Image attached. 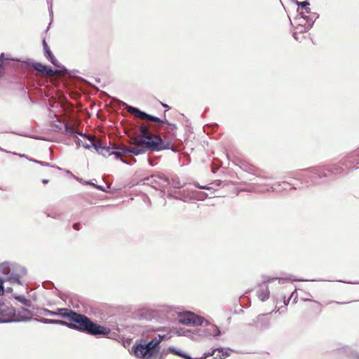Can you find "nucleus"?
<instances>
[{
	"label": "nucleus",
	"instance_id": "obj_1",
	"mask_svg": "<svg viewBox=\"0 0 359 359\" xmlns=\"http://www.w3.org/2000/svg\"><path fill=\"white\" fill-rule=\"evenodd\" d=\"M131 144L137 146V150H141V154H145L147 151H160L164 149H171L175 152L176 149L171 146L170 141H165L160 135H154L149 140H139L137 137L133 139Z\"/></svg>",
	"mask_w": 359,
	"mask_h": 359
},
{
	"label": "nucleus",
	"instance_id": "obj_2",
	"mask_svg": "<svg viewBox=\"0 0 359 359\" xmlns=\"http://www.w3.org/2000/svg\"><path fill=\"white\" fill-rule=\"evenodd\" d=\"M318 17L319 15L317 13L305 15L304 11H301V13H298L294 18L293 22L291 21L295 30L293 33L294 38L297 39V33H304L310 29Z\"/></svg>",
	"mask_w": 359,
	"mask_h": 359
},
{
	"label": "nucleus",
	"instance_id": "obj_3",
	"mask_svg": "<svg viewBox=\"0 0 359 359\" xmlns=\"http://www.w3.org/2000/svg\"><path fill=\"white\" fill-rule=\"evenodd\" d=\"M1 272L4 275H8V278L5 280L8 281L11 284H18L21 285V278L25 276L27 273V269L17 264H1Z\"/></svg>",
	"mask_w": 359,
	"mask_h": 359
},
{
	"label": "nucleus",
	"instance_id": "obj_4",
	"mask_svg": "<svg viewBox=\"0 0 359 359\" xmlns=\"http://www.w3.org/2000/svg\"><path fill=\"white\" fill-rule=\"evenodd\" d=\"M67 319L69 321V329L87 334L91 323V319L87 316L77 313L70 309Z\"/></svg>",
	"mask_w": 359,
	"mask_h": 359
},
{
	"label": "nucleus",
	"instance_id": "obj_5",
	"mask_svg": "<svg viewBox=\"0 0 359 359\" xmlns=\"http://www.w3.org/2000/svg\"><path fill=\"white\" fill-rule=\"evenodd\" d=\"M123 106L125 107V109L129 113L133 114L135 116H136L137 117H138L142 120L151 121L158 126H163L165 123H168V120L165 118L163 120L161 119L157 116L149 114L146 113L145 111L140 110L139 108L128 105V104H126L125 102H123Z\"/></svg>",
	"mask_w": 359,
	"mask_h": 359
},
{
	"label": "nucleus",
	"instance_id": "obj_6",
	"mask_svg": "<svg viewBox=\"0 0 359 359\" xmlns=\"http://www.w3.org/2000/svg\"><path fill=\"white\" fill-rule=\"evenodd\" d=\"M131 351L136 358L141 359H148L157 354L153 348L149 346L146 342L138 340L132 346Z\"/></svg>",
	"mask_w": 359,
	"mask_h": 359
},
{
	"label": "nucleus",
	"instance_id": "obj_7",
	"mask_svg": "<svg viewBox=\"0 0 359 359\" xmlns=\"http://www.w3.org/2000/svg\"><path fill=\"white\" fill-rule=\"evenodd\" d=\"M11 60L13 61H17V62H20L21 67L22 69H25L27 67H32L36 72L41 73L44 75H48V76L53 75V74H55V72H57V70H53V69L49 65H43V64H42L41 62H34L33 60H29V59H28L25 61H21L20 60H18L17 58H12Z\"/></svg>",
	"mask_w": 359,
	"mask_h": 359
},
{
	"label": "nucleus",
	"instance_id": "obj_8",
	"mask_svg": "<svg viewBox=\"0 0 359 359\" xmlns=\"http://www.w3.org/2000/svg\"><path fill=\"white\" fill-rule=\"evenodd\" d=\"M199 332L201 336H204L209 339H217L224 333V331H222L218 326L211 323L210 321H205V327L201 328Z\"/></svg>",
	"mask_w": 359,
	"mask_h": 359
},
{
	"label": "nucleus",
	"instance_id": "obj_9",
	"mask_svg": "<svg viewBox=\"0 0 359 359\" xmlns=\"http://www.w3.org/2000/svg\"><path fill=\"white\" fill-rule=\"evenodd\" d=\"M142 151L137 150V146L133 147H127L126 146L121 145L119 147L116 146L114 149L109 153V156L114 155L116 159H119L126 154H132L134 156L141 155Z\"/></svg>",
	"mask_w": 359,
	"mask_h": 359
},
{
	"label": "nucleus",
	"instance_id": "obj_10",
	"mask_svg": "<svg viewBox=\"0 0 359 359\" xmlns=\"http://www.w3.org/2000/svg\"><path fill=\"white\" fill-rule=\"evenodd\" d=\"M15 309L12 306H0V323L15 322Z\"/></svg>",
	"mask_w": 359,
	"mask_h": 359
},
{
	"label": "nucleus",
	"instance_id": "obj_11",
	"mask_svg": "<svg viewBox=\"0 0 359 359\" xmlns=\"http://www.w3.org/2000/svg\"><path fill=\"white\" fill-rule=\"evenodd\" d=\"M111 332L110 328L97 324L91 320L87 334L93 336L108 337Z\"/></svg>",
	"mask_w": 359,
	"mask_h": 359
},
{
	"label": "nucleus",
	"instance_id": "obj_12",
	"mask_svg": "<svg viewBox=\"0 0 359 359\" xmlns=\"http://www.w3.org/2000/svg\"><path fill=\"white\" fill-rule=\"evenodd\" d=\"M267 316L268 313L258 315L253 319L251 325L261 331H266L269 330L271 327V320L267 317Z\"/></svg>",
	"mask_w": 359,
	"mask_h": 359
},
{
	"label": "nucleus",
	"instance_id": "obj_13",
	"mask_svg": "<svg viewBox=\"0 0 359 359\" xmlns=\"http://www.w3.org/2000/svg\"><path fill=\"white\" fill-rule=\"evenodd\" d=\"M34 315L32 310H29L24 307H20L18 310L15 309V322H27L32 320V316Z\"/></svg>",
	"mask_w": 359,
	"mask_h": 359
},
{
	"label": "nucleus",
	"instance_id": "obj_14",
	"mask_svg": "<svg viewBox=\"0 0 359 359\" xmlns=\"http://www.w3.org/2000/svg\"><path fill=\"white\" fill-rule=\"evenodd\" d=\"M310 173L311 181L313 183L317 182L318 179L326 177L327 175L322 167H314L306 170Z\"/></svg>",
	"mask_w": 359,
	"mask_h": 359
},
{
	"label": "nucleus",
	"instance_id": "obj_15",
	"mask_svg": "<svg viewBox=\"0 0 359 359\" xmlns=\"http://www.w3.org/2000/svg\"><path fill=\"white\" fill-rule=\"evenodd\" d=\"M343 164H349L353 168H359V148L350 153L344 159Z\"/></svg>",
	"mask_w": 359,
	"mask_h": 359
},
{
	"label": "nucleus",
	"instance_id": "obj_16",
	"mask_svg": "<svg viewBox=\"0 0 359 359\" xmlns=\"http://www.w3.org/2000/svg\"><path fill=\"white\" fill-rule=\"evenodd\" d=\"M270 292L269 290L268 285L265 282H262L257 290V296L262 302H264L269 298Z\"/></svg>",
	"mask_w": 359,
	"mask_h": 359
},
{
	"label": "nucleus",
	"instance_id": "obj_17",
	"mask_svg": "<svg viewBox=\"0 0 359 359\" xmlns=\"http://www.w3.org/2000/svg\"><path fill=\"white\" fill-rule=\"evenodd\" d=\"M64 129L66 133H70L75 137H76V135H79L87 139L88 140H89L90 142L92 144H93V142H95V139L92 135H88L86 133H83V132L77 131V130L72 128L67 124H65Z\"/></svg>",
	"mask_w": 359,
	"mask_h": 359
},
{
	"label": "nucleus",
	"instance_id": "obj_18",
	"mask_svg": "<svg viewBox=\"0 0 359 359\" xmlns=\"http://www.w3.org/2000/svg\"><path fill=\"white\" fill-rule=\"evenodd\" d=\"M34 320L43 324L60 325L69 328V322L63 320L48 319L45 318H34Z\"/></svg>",
	"mask_w": 359,
	"mask_h": 359
},
{
	"label": "nucleus",
	"instance_id": "obj_19",
	"mask_svg": "<svg viewBox=\"0 0 359 359\" xmlns=\"http://www.w3.org/2000/svg\"><path fill=\"white\" fill-rule=\"evenodd\" d=\"M70 309L68 308H57L55 311H45L44 312L48 313V316H59L63 318H67Z\"/></svg>",
	"mask_w": 359,
	"mask_h": 359
},
{
	"label": "nucleus",
	"instance_id": "obj_20",
	"mask_svg": "<svg viewBox=\"0 0 359 359\" xmlns=\"http://www.w3.org/2000/svg\"><path fill=\"white\" fill-rule=\"evenodd\" d=\"M43 48L44 50V55L45 57L53 65H56L57 64V59L51 52L49 46H48L46 41L45 39L43 40Z\"/></svg>",
	"mask_w": 359,
	"mask_h": 359
},
{
	"label": "nucleus",
	"instance_id": "obj_21",
	"mask_svg": "<svg viewBox=\"0 0 359 359\" xmlns=\"http://www.w3.org/2000/svg\"><path fill=\"white\" fill-rule=\"evenodd\" d=\"M154 135L150 132L148 127L145 125H141L139 128V135L136 137L139 140H149Z\"/></svg>",
	"mask_w": 359,
	"mask_h": 359
},
{
	"label": "nucleus",
	"instance_id": "obj_22",
	"mask_svg": "<svg viewBox=\"0 0 359 359\" xmlns=\"http://www.w3.org/2000/svg\"><path fill=\"white\" fill-rule=\"evenodd\" d=\"M116 146H100L98 144H97L95 142H93V147L95 148L96 151L100 154H102L103 156H106V154L103 152L104 151H106L107 154V156H109V153L114 149Z\"/></svg>",
	"mask_w": 359,
	"mask_h": 359
},
{
	"label": "nucleus",
	"instance_id": "obj_23",
	"mask_svg": "<svg viewBox=\"0 0 359 359\" xmlns=\"http://www.w3.org/2000/svg\"><path fill=\"white\" fill-rule=\"evenodd\" d=\"M194 314V313H191V312L186 313L185 314H184L183 316H182L180 318V320H179L180 323L183 325H193Z\"/></svg>",
	"mask_w": 359,
	"mask_h": 359
},
{
	"label": "nucleus",
	"instance_id": "obj_24",
	"mask_svg": "<svg viewBox=\"0 0 359 359\" xmlns=\"http://www.w3.org/2000/svg\"><path fill=\"white\" fill-rule=\"evenodd\" d=\"M278 279V283L280 284H283L285 283V281H287V280H291V281H304V280L303 279H294V278H292V277H289V278H271V277H265V279L263 282H265V283L266 284V283H271L273 282V280Z\"/></svg>",
	"mask_w": 359,
	"mask_h": 359
},
{
	"label": "nucleus",
	"instance_id": "obj_25",
	"mask_svg": "<svg viewBox=\"0 0 359 359\" xmlns=\"http://www.w3.org/2000/svg\"><path fill=\"white\" fill-rule=\"evenodd\" d=\"M14 298L18 302H21L25 306L32 308V309H34V306L32 304L31 300L27 299L23 295L16 294L14 296Z\"/></svg>",
	"mask_w": 359,
	"mask_h": 359
},
{
	"label": "nucleus",
	"instance_id": "obj_26",
	"mask_svg": "<svg viewBox=\"0 0 359 359\" xmlns=\"http://www.w3.org/2000/svg\"><path fill=\"white\" fill-rule=\"evenodd\" d=\"M146 181H147V182H151V183H155V184H159L158 181V180H162L164 182H165L166 184H168L169 183V180L168 177H161V176H157V175H151L149 177H147L145 179Z\"/></svg>",
	"mask_w": 359,
	"mask_h": 359
},
{
	"label": "nucleus",
	"instance_id": "obj_27",
	"mask_svg": "<svg viewBox=\"0 0 359 359\" xmlns=\"http://www.w3.org/2000/svg\"><path fill=\"white\" fill-rule=\"evenodd\" d=\"M149 346H151L153 349L158 354L160 351V342L157 339V337H154L149 341L146 342Z\"/></svg>",
	"mask_w": 359,
	"mask_h": 359
},
{
	"label": "nucleus",
	"instance_id": "obj_28",
	"mask_svg": "<svg viewBox=\"0 0 359 359\" xmlns=\"http://www.w3.org/2000/svg\"><path fill=\"white\" fill-rule=\"evenodd\" d=\"M194 321H193V325H197V326H204L205 325V321H208V320H205L203 317L197 316L196 314H194Z\"/></svg>",
	"mask_w": 359,
	"mask_h": 359
},
{
	"label": "nucleus",
	"instance_id": "obj_29",
	"mask_svg": "<svg viewBox=\"0 0 359 359\" xmlns=\"http://www.w3.org/2000/svg\"><path fill=\"white\" fill-rule=\"evenodd\" d=\"M169 353L174 354L175 355L180 356L184 359L185 356H187V353L182 351L180 349L176 348L174 346H169L168 348Z\"/></svg>",
	"mask_w": 359,
	"mask_h": 359
},
{
	"label": "nucleus",
	"instance_id": "obj_30",
	"mask_svg": "<svg viewBox=\"0 0 359 359\" xmlns=\"http://www.w3.org/2000/svg\"><path fill=\"white\" fill-rule=\"evenodd\" d=\"M295 4L298 6V13H301V11H304V9L308 8V6H310V3L308 0L304 1H298L297 0H295Z\"/></svg>",
	"mask_w": 359,
	"mask_h": 359
},
{
	"label": "nucleus",
	"instance_id": "obj_31",
	"mask_svg": "<svg viewBox=\"0 0 359 359\" xmlns=\"http://www.w3.org/2000/svg\"><path fill=\"white\" fill-rule=\"evenodd\" d=\"M229 350H231L229 348H224L223 347L214 348V351H217L218 353L221 354L223 359L230 355L229 352Z\"/></svg>",
	"mask_w": 359,
	"mask_h": 359
},
{
	"label": "nucleus",
	"instance_id": "obj_32",
	"mask_svg": "<svg viewBox=\"0 0 359 359\" xmlns=\"http://www.w3.org/2000/svg\"><path fill=\"white\" fill-rule=\"evenodd\" d=\"M48 309H46V308H39V307L35 308L34 307V309H32V311H34L33 316H41V315L48 316V313L44 312L45 311H48Z\"/></svg>",
	"mask_w": 359,
	"mask_h": 359
},
{
	"label": "nucleus",
	"instance_id": "obj_33",
	"mask_svg": "<svg viewBox=\"0 0 359 359\" xmlns=\"http://www.w3.org/2000/svg\"><path fill=\"white\" fill-rule=\"evenodd\" d=\"M54 66L55 67H57V68L56 69H53V70H57V72H55V74H61V73H66L67 72V69L64 65H62L60 63H59L57 60L56 65H54Z\"/></svg>",
	"mask_w": 359,
	"mask_h": 359
},
{
	"label": "nucleus",
	"instance_id": "obj_34",
	"mask_svg": "<svg viewBox=\"0 0 359 359\" xmlns=\"http://www.w3.org/2000/svg\"><path fill=\"white\" fill-rule=\"evenodd\" d=\"M326 170L334 174L341 173L344 170L341 167L338 165H335L334 168H327Z\"/></svg>",
	"mask_w": 359,
	"mask_h": 359
},
{
	"label": "nucleus",
	"instance_id": "obj_35",
	"mask_svg": "<svg viewBox=\"0 0 359 359\" xmlns=\"http://www.w3.org/2000/svg\"><path fill=\"white\" fill-rule=\"evenodd\" d=\"M83 184L91 185V186H93V187L96 188L97 189H98L100 191H106V190H105V189H104V187L103 186L95 184L93 182H92L91 181H84Z\"/></svg>",
	"mask_w": 359,
	"mask_h": 359
},
{
	"label": "nucleus",
	"instance_id": "obj_36",
	"mask_svg": "<svg viewBox=\"0 0 359 359\" xmlns=\"http://www.w3.org/2000/svg\"><path fill=\"white\" fill-rule=\"evenodd\" d=\"M172 185L175 189H180L182 187V185H181L179 178H174L172 179Z\"/></svg>",
	"mask_w": 359,
	"mask_h": 359
},
{
	"label": "nucleus",
	"instance_id": "obj_37",
	"mask_svg": "<svg viewBox=\"0 0 359 359\" xmlns=\"http://www.w3.org/2000/svg\"><path fill=\"white\" fill-rule=\"evenodd\" d=\"M165 124L167 125V127H166V130L170 133L171 131H172L173 130L176 129L177 127H176V125L175 124H172V123H170L168 121V123H165Z\"/></svg>",
	"mask_w": 359,
	"mask_h": 359
},
{
	"label": "nucleus",
	"instance_id": "obj_38",
	"mask_svg": "<svg viewBox=\"0 0 359 359\" xmlns=\"http://www.w3.org/2000/svg\"><path fill=\"white\" fill-rule=\"evenodd\" d=\"M215 352H217V351H214V348H212V349L211 350V351H210V352H207V353H203V356H202V358H203V359H206L207 358H208V357H210V356H213V355H215Z\"/></svg>",
	"mask_w": 359,
	"mask_h": 359
},
{
	"label": "nucleus",
	"instance_id": "obj_39",
	"mask_svg": "<svg viewBox=\"0 0 359 359\" xmlns=\"http://www.w3.org/2000/svg\"><path fill=\"white\" fill-rule=\"evenodd\" d=\"M156 337L158 341L161 343L163 340L168 339L170 337L168 334H158Z\"/></svg>",
	"mask_w": 359,
	"mask_h": 359
},
{
	"label": "nucleus",
	"instance_id": "obj_40",
	"mask_svg": "<svg viewBox=\"0 0 359 359\" xmlns=\"http://www.w3.org/2000/svg\"><path fill=\"white\" fill-rule=\"evenodd\" d=\"M168 197L170 198H175V199H177V200H182L183 201H187L186 198H182L181 196L173 195V194H172L170 193L168 194Z\"/></svg>",
	"mask_w": 359,
	"mask_h": 359
},
{
	"label": "nucleus",
	"instance_id": "obj_41",
	"mask_svg": "<svg viewBox=\"0 0 359 359\" xmlns=\"http://www.w3.org/2000/svg\"><path fill=\"white\" fill-rule=\"evenodd\" d=\"M4 280L0 278V295H3L5 292V288L4 286Z\"/></svg>",
	"mask_w": 359,
	"mask_h": 359
},
{
	"label": "nucleus",
	"instance_id": "obj_42",
	"mask_svg": "<svg viewBox=\"0 0 359 359\" xmlns=\"http://www.w3.org/2000/svg\"><path fill=\"white\" fill-rule=\"evenodd\" d=\"M349 359H359V354L355 351H351Z\"/></svg>",
	"mask_w": 359,
	"mask_h": 359
},
{
	"label": "nucleus",
	"instance_id": "obj_43",
	"mask_svg": "<svg viewBox=\"0 0 359 359\" xmlns=\"http://www.w3.org/2000/svg\"><path fill=\"white\" fill-rule=\"evenodd\" d=\"M43 286L46 288V289H50L52 288L53 287H54V285L52 282L50 281H46V282H44L43 283Z\"/></svg>",
	"mask_w": 359,
	"mask_h": 359
},
{
	"label": "nucleus",
	"instance_id": "obj_44",
	"mask_svg": "<svg viewBox=\"0 0 359 359\" xmlns=\"http://www.w3.org/2000/svg\"><path fill=\"white\" fill-rule=\"evenodd\" d=\"M66 172H67V174H69V175H70L73 176V177L76 179V180H77L78 182H82V180H81V178H79V177H76V176H74V175L72 173V172H71V171H69V170H66Z\"/></svg>",
	"mask_w": 359,
	"mask_h": 359
},
{
	"label": "nucleus",
	"instance_id": "obj_45",
	"mask_svg": "<svg viewBox=\"0 0 359 359\" xmlns=\"http://www.w3.org/2000/svg\"><path fill=\"white\" fill-rule=\"evenodd\" d=\"M80 223L76 222L73 224V229L76 231H79L80 229Z\"/></svg>",
	"mask_w": 359,
	"mask_h": 359
},
{
	"label": "nucleus",
	"instance_id": "obj_46",
	"mask_svg": "<svg viewBox=\"0 0 359 359\" xmlns=\"http://www.w3.org/2000/svg\"><path fill=\"white\" fill-rule=\"evenodd\" d=\"M36 163H38L43 166H50V164L48 163L41 161H36Z\"/></svg>",
	"mask_w": 359,
	"mask_h": 359
},
{
	"label": "nucleus",
	"instance_id": "obj_47",
	"mask_svg": "<svg viewBox=\"0 0 359 359\" xmlns=\"http://www.w3.org/2000/svg\"><path fill=\"white\" fill-rule=\"evenodd\" d=\"M82 146L85 148V149H90L93 146H92V143H90V144H88V143H83L82 144Z\"/></svg>",
	"mask_w": 359,
	"mask_h": 359
},
{
	"label": "nucleus",
	"instance_id": "obj_48",
	"mask_svg": "<svg viewBox=\"0 0 359 359\" xmlns=\"http://www.w3.org/2000/svg\"><path fill=\"white\" fill-rule=\"evenodd\" d=\"M148 359H163L162 358V355H158V354L156 355H154L153 356H151V358H148Z\"/></svg>",
	"mask_w": 359,
	"mask_h": 359
},
{
	"label": "nucleus",
	"instance_id": "obj_49",
	"mask_svg": "<svg viewBox=\"0 0 359 359\" xmlns=\"http://www.w3.org/2000/svg\"><path fill=\"white\" fill-rule=\"evenodd\" d=\"M304 12L305 13V15H310L311 13H313L314 12H311L310 8L308 6V8L304 9Z\"/></svg>",
	"mask_w": 359,
	"mask_h": 359
},
{
	"label": "nucleus",
	"instance_id": "obj_50",
	"mask_svg": "<svg viewBox=\"0 0 359 359\" xmlns=\"http://www.w3.org/2000/svg\"><path fill=\"white\" fill-rule=\"evenodd\" d=\"M184 359H203L202 357L200 358H192L190 355L187 353V356H185Z\"/></svg>",
	"mask_w": 359,
	"mask_h": 359
},
{
	"label": "nucleus",
	"instance_id": "obj_51",
	"mask_svg": "<svg viewBox=\"0 0 359 359\" xmlns=\"http://www.w3.org/2000/svg\"><path fill=\"white\" fill-rule=\"evenodd\" d=\"M122 163L127 164V165H131V163L129 162V161H127L126 159L123 158V157L120 160Z\"/></svg>",
	"mask_w": 359,
	"mask_h": 359
},
{
	"label": "nucleus",
	"instance_id": "obj_52",
	"mask_svg": "<svg viewBox=\"0 0 359 359\" xmlns=\"http://www.w3.org/2000/svg\"><path fill=\"white\" fill-rule=\"evenodd\" d=\"M213 359H223V358L222 357L221 354L218 353L217 354H215V355H213Z\"/></svg>",
	"mask_w": 359,
	"mask_h": 359
},
{
	"label": "nucleus",
	"instance_id": "obj_53",
	"mask_svg": "<svg viewBox=\"0 0 359 359\" xmlns=\"http://www.w3.org/2000/svg\"><path fill=\"white\" fill-rule=\"evenodd\" d=\"M76 144L77 147H80L83 143L81 140H80L79 138H77V140L76 141Z\"/></svg>",
	"mask_w": 359,
	"mask_h": 359
},
{
	"label": "nucleus",
	"instance_id": "obj_54",
	"mask_svg": "<svg viewBox=\"0 0 359 359\" xmlns=\"http://www.w3.org/2000/svg\"><path fill=\"white\" fill-rule=\"evenodd\" d=\"M53 127L56 130H60L62 129L61 126H59L58 124H54Z\"/></svg>",
	"mask_w": 359,
	"mask_h": 359
},
{
	"label": "nucleus",
	"instance_id": "obj_55",
	"mask_svg": "<svg viewBox=\"0 0 359 359\" xmlns=\"http://www.w3.org/2000/svg\"><path fill=\"white\" fill-rule=\"evenodd\" d=\"M4 60V53H1L0 55V63H2Z\"/></svg>",
	"mask_w": 359,
	"mask_h": 359
},
{
	"label": "nucleus",
	"instance_id": "obj_56",
	"mask_svg": "<svg viewBox=\"0 0 359 359\" xmlns=\"http://www.w3.org/2000/svg\"><path fill=\"white\" fill-rule=\"evenodd\" d=\"M161 105H162L164 108H165L167 110L170 109V107H169L168 104H165V103H163V102H161Z\"/></svg>",
	"mask_w": 359,
	"mask_h": 359
},
{
	"label": "nucleus",
	"instance_id": "obj_57",
	"mask_svg": "<svg viewBox=\"0 0 359 359\" xmlns=\"http://www.w3.org/2000/svg\"><path fill=\"white\" fill-rule=\"evenodd\" d=\"M200 189H207V190H208V189H210V187H208V186H207V185H205V186H201V187H200Z\"/></svg>",
	"mask_w": 359,
	"mask_h": 359
},
{
	"label": "nucleus",
	"instance_id": "obj_58",
	"mask_svg": "<svg viewBox=\"0 0 359 359\" xmlns=\"http://www.w3.org/2000/svg\"><path fill=\"white\" fill-rule=\"evenodd\" d=\"M52 4L50 3V6H49V12H50V15H53V11H52Z\"/></svg>",
	"mask_w": 359,
	"mask_h": 359
},
{
	"label": "nucleus",
	"instance_id": "obj_59",
	"mask_svg": "<svg viewBox=\"0 0 359 359\" xmlns=\"http://www.w3.org/2000/svg\"><path fill=\"white\" fill-rule=\"evenodd\" d=\"M137 161L136 158H135L134 157L131 158L130 161H129V162L131 163V165L134 163H135Z\"/></svg>",
	"mask_w": 359,
	"mask_h": 359
},
{
	"label": "nucleus",
	"instance_id": "obj_60",
	"mask_svg": "<svg viewBox=\"0 0 359 359\" xmlns=\"http://www.w3.org/2000/svg\"><path fill=\"white\" fill-rule=\"evenodd\" d=\"M12 154H13V155H18V156H20V157H26L25 154H17V153H15V152H13Z\"/></svg>",
	"mask_w": 359,
	"mask_h": 359
},
{
	"label": "nucleus",
	"instance_id": "obj_61",
	"mask_svg": "<svg viewBox=\"0 0 359 359\" xmlns=\"http://www.w3.org/2000/svg\"><path fill=\"white\" fill-rule=\"evenodd\" d=\"M194 185L196 187H198V188H199V189H200V187H201V186L198 184V182H194Z\"/></svg>",
	"mask_w": 359,
	"mask_h": 359
},
{
	"label": "nucleus",
	"instance_id": "obj_62",
	"mask_svg": "<svg viewBox=\"0 0 359 359\" xmlns=\"http://www.w3.org/2000/svg\"><path fill=\"white\" fill-rule=\"evenodd\" d=\"M48 182H49V180H46V179H43V180H42V183H43V184H48Z\"/></svg>",
	"mask_w": 359,
	"mask_h": 359
},
{
	"label": "nucleus",
	"instance_id": "obj_63",
	"mask_svg": "<svg viewBox=\"0 0 359 359\" xmlns=\"http://www.w3.org/2000/svg\"><path fill=\"white\" fill-rule=\"evenodd\" d=\"M148 162H149V164L150 166H154V164H153V163H152L151 159L149 158L148 159Z\"/></svg>",
	"mask_w": 359,
	"mask_h": 359
},
{
	"label": "nucleus",
	"instance_id": "obj_64",
	"mask_svg": "<svg viewBox=\"0 0 359 359\" xmlns=\"http://www.w3.org/2000/svg\"><path fill=\"white\" fill-rule=\"evenodd\" d=\"M0 151H5V152H7V153H10V151H6V150L4 149H3V148H1V147H0Z\"/></svg>",
	"mask_w": 359,
	"mask_h": 359
}]
</instances>
